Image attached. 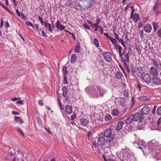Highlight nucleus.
<instances>
[{
  "instance_id": "1",
  "label": "nucleus",
  "mask_w": 161,
  "mask_h": 161,
  "mask_svg": "<svg viewBox=\"0 0 161 161\" xmlns=\"http://www.w3.org/2000/svg\"><path fill=\"white\" fill-rule=\"evenodd\" d=\"M152 81L153 84L148 85V87L150 89H153L154 88V85H161V79L157 76H154L152 77Z\"/></svg>"
},
{
  "instance_id": "2",
  "label": "nucleus",
  "mask_w": 161,
  "mask_h": 161,
  "mask_svg": "<svg viewBox=\"0 0 161 161\" xmlns=\"http://www.w3.org/2000/svg\"><path fill=\"white\" fill-rule=\"evenodd\" d=\"M141 78L143 81L147 84L149 85L151 81V79L149 75L146 73H143L141 74Z\"/></svg>"
},
{
  "instance_id": "3",
  "label": "nucleus",
  "mask_w": 161,
  "mask_h": 161,
  "mask_svg": "<svg viewBox=\"0 0 161 161\" xmlns=\"http://www.w3.org/2000/svg\"><path fill=\"white\" fill-rule=\"evenodd\" d=\"M103 58L105 61L110 62L112 60V54L109 52H105L103 54Z\"/></svg>"
},
{
  "instance_id": "4",
  "label": "nucleus",
  "mask_w": 161,
  "mask_h": 161,
  "mask_svg": "<svg viewBox=\"0 0 161 161\" xmlns=\"http://www.w3.org/2000/svg\"><path fill=\"white\" fill-rule=\"evenodd\" d=\"M150 111V108L147 106H145L142 108L140 111V114L141 115H144L148 114Z\"/></svg>"
},
{
  "instance_id": "5",
  "label": "nucleus",
  "mask_w": 161,
  "mask_h": 161,
  "mask_svg": "<svg viewBox=\"0 0 161 161\" xmlns=\"http://www.w3.org/2000/svg\"><path fill=\"white\" fill-rule=\"evenodd\" d=\"M149 72L150 74L154 76H157L158 75V72L157 69L154 66L150 67L149 69Z\"/></svg>"
},
{
  "instance_id": "6",
  "label": "nucleus",
  "mask_w": 161,
  "mask_h": 161,
  "mask_svg": "<svg viewBox=\"0 0 161 161\" xmlns=\"http://www.w3.org/2000/svg\"><path fill=\"white\" fill-rule=\"evenodd\" d=\"M152 29V26L149 24H146L144 27V30L147 33H150L151 32Z\"/></svg>"
},
{
  "instance_id": "7",
  "label": "nucleus",
  "mask_w": 161,
  "mask_h": 161,
  "mask_svg": "<svg viewBox=\"0 0 161 161\" xmlns=\"http://www.w3.org/2000/svg\"><path fill=\"white\" fill-rule=\"evenodd\" d=\"M149 126L152 130H157L159 131H161V129H160L159 128H158L157 126V124L156 122H153L151 123L150 124Z\"/></svg>"
},
{
  "instance_id": "8",
  "label": "nucleus",
  "mask_w": 161,
  "mask_h": 161,
  "mask_svg": "<svg viewBox=\"0 0 161 161\" xmlns=\"http://www.w3.org/2000/svg\"><path fill=\"white\" fill-rule=\"evenodd\" d=\"M105 139L103 137H101L99 138L97 142L98 145L100 146H103L104 143Z\"/></svg>"
},
{
  "instance_id": "9",
  "label": "nucleus",
  "mask_w": 161,
  "mask_h": 161,
  "mask_svg": "<svg viewBox=\"0 0 161 161\" xmlns=\"http://www.w3.org/2000/svg\"><path fill=\"white\" fill-rule=\"evenodd\" d=\"M131 18L134 21V22H137L139 20V16L137 13H134L132 15H131Z\"/></svg>"
},
{
  "instance_id": "10",
  "label": "nucleus",
  "mask_w": 161,
  "mask_h": 161,
  "mask_svg": "<svg viewBox=\"0 0 161 161\" xmlns=\"http://www.w3.org/2000/svg\"><path fill=\"white\" fill-rule=\"evenodd\" d=\"M112 135L111 134V129H106L104 131V136L105 137H108Z\"/></svg>"
},
{
  "instance_id": "11",
  "label": "nucleus",
  "mask_w": 161,
  "mask_h": 161,
  "mask_svg": "<svg viewBox=\"0 0 161 161\" xmlns=\"http://www.w3.org/2000/svg\"><path fill=\"white\" fill-rule=\"evenodd\" d=\"M80 124L83 126H86L89 123L88 120L85 118L80 119Z\"/></svg>"
},
{
  "instance_id": "12",
  "label": "nucleus",
  "mask_w": 161,
  "mask_h": 161,
  "mask_svg": "<svg viewBox=\"0 0 161 161\" xmlns=\"http://www.w3.org/2000/svg\"><path fill=\"white\" fill-rule=\"evenodd\" d=\"M121 57V60L122 62H129L130 60L129 54H126L125 55L122 56Z\"/></svg>"
},
{
  "instance_id": "13",
  "label": "nucleus",
  "mask_w": 161,
  "mask_h": 161,
  "mask_svg": "<svg viewBox=\"0 0 161 161\" xmlns=\"http://www.w3.org/2000/svg\"><path fill=\"white\" fill-rule=\"evenodd\" d=\"M132 115L133 121H138L140 118V114L138 113H134L132 114Z\"/></svg>"
},
{
  "instance_id": "14",
  "label": "nucleus",
  "mask_w": 161,
  "mask_h": 161,
  "mask_svg": "<svg viewBox=\"0 0 161 161\" xmlns=\"http://www.w3.org/2000/svg\"><path fill=\"white\" fill-rule=\"evenodd\" d=\"M153 143V147H155L158 151H161V144H159V143L158 142H155Z\"/></svg>"
},
{
  "instance_id": "15",
  "label": "nucleus",
  "mask_w": 161,
  "mask_h": 161,
  "mask_svg": "<svg viewBox=\"0 0 161 161\" xmlns=\"http://www.w3.org/2000/svg\"><path fill=\"white\" fill-rule=\"evenodd\" d=\"M153 65L157 68L161 70V62L158 63L155 60H152Z\"/></svg>"
},
{
  "instance_id": "16",
  "label": "nucleus",
  "mask_w": 161,
  "mask_h": 161,
  "mask_svg": "<svg viewBox=\"0 0 161 161\" xmlns=\"http://www.w3.org/2000/svg\"><path fill=\"white\" fill-rule=\"evenodd\" d=\"M118 103L119 105L124 106L125 104L126 100L125 99L120 97L118 98Z\"/></svg>"
},
{
  "instance_id": "17",
  "label": "nucleus",
  "mask_w": 161,
  "mask_h": 161,
  "mask_svg": "<svg viewBox=\"0 0 161 161\" xmlns=\"http://www.w3.org/2000/svg\"><path fill=\"white\" fill-rule=\"evenodd\" d=\"M62 90L63 92L62 96L64 97H65L67 96L68 92V89H67L66 86H63L62 88Z\"/></svg>"
},
{
  "instance_id": "18",
  "label": "nucleus",
  "mask_w": 161,
  "mask_h": 161,
  "mask_svg": "<svg viewBox=\"0 0 161 161\" xmlns=\"http://www.w3.org/2000/svg\"><path fill=\"white\" fill-rule=\"evenodd\" d=\"M124 123L123 121L118 122L116 127V130H120L123 127Z\"/></svg>"
},
{
  "instance_id": "19",
  "label": "nucleus",
  "mask_w": 161,
  "mask_h": 161,
  "mask_svg": "<svg viewBox=\"0 0 161 161\" xmlns=\"http://www.w3.org/2000/svg\"><path fill=\"white\" fill-rule=\"evenodd\" d=\"M145 126V122L144 121H139L138 126V129L139 130L143 129L144 128Z\"/></svg>"
},
{
  "instance_id": "20",
  "label": "nucleus",
  "mask_w": 161,
  "mask_h": 161,
  "mask_svg": "<svg viewBox=\"0 0 161 161\" xmlns=\"http://www.w3.org/2000/svg\"><path fill=\"white\" fill-rule=\"evenodd\" d=\"M56 26L57 28L59 29L60 31L62 30L65 28L64 26L60 24L59 20H58L57 22Z\"/></svg>"
},
{
  "instance_id": "21",
  "label": "nucleus",
  "mask_w": 161,
  "mask_h": 161,
  "mask_svg": "<svg viewBox=\"0 0 161 161\" xmlns=\"http://www.w3.org/2000/svg\"><path fill=\"white\" fill-rule=\"evenodd\" d=\"M133 119L132 118V114L129 116L125 120V123L126 124H130L131 122L133 121Z\"/></svg>"
},
{
  "instance_id": "22",
  "label": "nucleus",
  "mask_w": 161,
  "mask_h": 161,
  "mask_svg": "<svg viewBox=\"0 0 161 161\" xmlns=\"http://www.w3.org/2000/svg\"><path fill=\"white\" fill-rule=\"evenodd\" d=\"M115 76L116 78L118 79H121L122 78V77L123 76L122 72L119 71H118L117 72Z\"/></svg>"
},
{
  "instance_id": "23",
  "label": "nucleus",
  "mask_w": 161,
  "mask_h": 161,
  "mask_svg": "<svg viewBox=\"0 0 161 161\" xmlns=\"http://www.w3.org/2000/svg\"><path fill=\"white\" fill-rule=\"evenodd\" d=\"M65 109L67 113L69 114H71L72 111V107L69 105H67L65 107Z\"/></svg>"
},
{
  "instance_id": "24",
  "label": "nucleus",
  "mask_w": 161,
  "mask_h": 161,
  "mask_svg": "<svg viewBox=\"0 0 161 161\" xmlns=\"http://www.w3.org/2000/svg\"><path fill=\"white\" fill-rule=\"evenodd\" d=\"M44 23L45 26L48 29L49 31L50 32L52 31L53 30L51 28V24L49 23H47L46 22H45Z\"/></svg>"
},
{
  "instance_id": "25",
  "label": "nucleus",
  "mask_w": 161,
  "mask_h": 161,
  "mask_svg": "<svg viewBox=\"0 0 161 161\" xmlns=\"http://www.w3.org/2000/svg\"><path fill=\"white\" fill-rule=\"evenodd\" d=\"M15 121L18 122L20 124H22L23 122V121L21 119V118L19 117L15 116Z\"/></svg>"
},
{
  "instance_id": "26",
  "label": "nucleus",
  "mask_w": 161,
  "mask_h": 161,
  "mask_svg": "<svg viewBox=\"0 0 161 161\" xmlns=\"http://www.w3.org/2000/svg\"><path fill=\"white\" fill-rule=\"evenodd\" d=\"M108 138L106 140L107 142H108L110 145H111V143L113 141L114 139V135H112L111 136H109L108 137Z\"/></svg>"
},
{
  "instance_id": "27",
  "label": "nucleus",
  "mask_w": 161,
  "mask_h": 161,
  "mask_svg": "<svg viewBox=\"0 0 161 161\" xmlns=\"http://www.w3.org/2000/svg\"><path fill=\"white\" fill-rule=\"evenodd\" d=\"M97 89L99 92L100 96H103L104 93H105L104 91L102 90L101 88L99 86L97 87Z\"/></svg>"
},
{
  "instance_id": "28",
  "label": "nucleus",
  "mask_w": 161,
  "mask_h": 161,
  "mask_svg": "<svg viewBox=\"0 0 161 161\" xmlns=\"http://www.w3.org/2000/svg\"><path fill=\"white\" fill-rule=\"evenodd\" d=\"M158 7L157 5H155L153 7V11L155 14H158Z\"/></svg>"
},
{
  "instance_id": "29",
  "label": "nucleus",
  "mask_w": 161,
  "mask_h": 161,
  "mask_svg": "<svg viewBox=\"0 0 161 161\" xmlns=\"http://www.w3.org/2000/svg\"><path fill=\"white\" fill-rule=\"evenodd\" d=\"M152 25L153 26L154 31L155 32L157 30V28L158 27V24L157 23L153 22L152 23Z\"/></svg>"
},
{
  "instance_id": "30",
  "label": "nucleus",
  "mask_w": 161,
  "mask_h": 161,
  "mask_svg": "<svg viewBox=\"0 0 161 161\" xmlns=\"http://www.w3.org/2000/svg\"><path fill=\"white\" fill-rule=\"evenodd\" d=\"M156 124H157V128L161 129V121H160V119H158L157 122H156Z\"/></svg>"
},
{
  "instance_id": "31",
  "label": "nucleus",
  "mask_w": 161,
  "mask_h": 161,
  "mask_svg": "<svg viewBox=\"0 0 161 161\" xmlns=\"http://www.w3.org/2000/svg\"><path fill=\"white\" fill-rule=\"evenodd\" d=\"M119 114V111L118 109H116L113 110L112 114L113 116H117Z\"/></svg>"
},
{
  "instance_id": "32",
  "label": "nucleus",
  "mask_w": 161,
  "mask_h": 161,
  "mask_svg": "<svg viewBox=\"0 0 161 161\" xmlns=\"http://www.w3.org/2000/svg\"><path fill=\"white\" fill-rule=\"evenodd\" d=\"M77 58V57L76 56L75 54H73L72 55L71 57V62L72 63L73 62H75V61Z\"/></svg>"
},
{
  "instance_id": "33",
  "label": "nucleus",
  "mask_w": 161,
  "mask_h": 161,
  "mask_svg": "<svg viewBox=\"0 0 161 161\" xmlns=\"http://www.w3.org/2000/svg\"><path fill=\"white\" fill-rule=\"evenodd\" d=\"M110 40L111 41V42L113 44L114 46H117L118 45L115 42H117L116 40L115 39L113 38L112 37V39H111Z\"/></svg>"
},
{
  "instance_id": "34",
  "label": "nucleus",
  "mask_w": 161,
  "mask_h": 161,
  "mask_svg": "<svg viewBox=\"0 0 161 161\" xmlns=\"http://www.w3.org/2000/svg\"><path fill=\"white\" fill-rule=\"evenodd\" d=\"M94 43L97 47H98L99 46V44L98 40L95 38L93 40Z\"/></svg>"
},
{
  "instance_id": "35",
  "label": "nucleus",
  "mask_w": 161,
  "mask_h": 161,
  "mask_svg": "<svg viewBox=\"0 0 161 161\" xmlns=\"http://www.w3.org/2000/svg\"><path fill=\"white\" fill-rule=\"evenodd\" d=\"M80 46L79 44L76 45V47L75 50V53H79L80 52Z\"/></svg>"
},
{
  "instance_id": "36",
  "label": "nucleus",
  "mask_w": 161,
  "mask_h": 161,
  "mask_svg": "<svg viewBox=\"0 0 161 161\" xmlns=\"http://www.w3.org/2000/svg\"><path fill=\"white\" fill-rule=\"evenodd\" d=\"M99 20L97 19V23L96 24H95V25H96V28L95 29V31H97L98 28H99V27H101V26L98 25L99 23Z\"/></svg>"
},
{
  "instance_id": "37",
  "label": "nucleus",
  "mask_w": 161,
  "mask_h": 161,
  "mask_svg": "<svg viewBox=\"0 0 161 161\" xmlns=\"http://www.w3.org/2000/svg\"><path fill=\"white\" fill-rule=\"evenodd\" d=\"M112 119V116L110 114H107L106 115L105 117V120L107 121L109 120Z\"/></svg>"
},
{
  "instance_id": "38",
  "label": "nucleus",
  "mask_w": 161,
  "mask_h": 161,
  "mask_svg": "<svg viewBox=\"0 0 161 161\" xmlns=\"http://www.w3.org/2000/svg\"><path fill=\"white\" fill-rule=\"evenodd\" d=\"M156 114L158 115H161V106L158 107L157 110Z\"/></svg>"
},
{
  "instance_id": "39",
  "label": "nucleus",
  "mask_w": 161,
  "mask_h": 161,
  "mask_svg": "<svg viewBox=\"0 0 161 161\" xmlns=\"http://www.w3.org/2000/svg\"><path fill=\"white\" fill-rule=\"evenodd\" d=\"M123 93L124 97H127L129 95V92L127 91H125Z\"/></svg>"
},
{
  "instance_id": "40",
  "label": "nucleus",
  "mask_w": 161,
  "mask_h": 161,
  "mask_svg": "<svg viewBox=\"0 0 161 161\" xmlns=\"http://www.w3.org/2000/svg\"><path fill=\"white\" fill-rule=\"evenodd\" d=\"M12 161H24V160L23 159L17 158L16 157H15L12 159Z\"/></svg>"
},
{
  "instance_id": "41",
  "label": "nucleus",
  "mask_w": 161,
  "mask_h": 161,
  "mask_svg": "<svg viewBox=\"0 0 161 161\" xmlns=\"http://www.w3.org/2000/svg\"><path fill=\"white\" fill-rule=\"evenodd\" d=\"M157 34L158 36L159 37L161 38V28L159 29L157 31Z\"/></svg>"
},
{
  "instance_id": "42",
  "label": "nucleus",
  "mask_w": 161,
  "mask_h": 161,
  "mask_svg": "<svg viewBox=\"0 0 161 161\" xmlns=\"http://www.w3.org/2000/svg\"><path fill=\"white\" fill-rule=\"evenodd\" d=\"M62 71L63 73L65 74H66L67 73V68L66 67H63L62 68Z\"/></svg>"
},
{
  "instance_id": "43",
  "label": "nucleus",
  "mask_w": 161,
  "mask_h": 161,
  "mask_svg": "<svg viewBox=\"0 0 161 161\" xmlns=\"http://www.w3.org/2000/svg\"><path fill=\"white\" fill-rule=\"evenodd\" d=\"M25 24L27 25V26H30L32 28H34V26L32 25V24L31 23V22H27L26 21L25 22Z\"/></svg>"
},
{
  "instance_id": "44",
  "label": "nucleus",
  "mask_w": 161,
  "mask_h": 161,
  "mask_svg": "<svg viewBox=\"0 0 161 161\" xmlns=\"http://www.w3.org/2000/svg\"><path fill=\"white\" fill-rule=\"evenodd\" d=\"M117 46H118L119 47V49H118V52H119V55L120 56V57L121 56V49H122V48L120 46V45H118Z\"/></svg>"
},
{
  "instance_id": "45",
  "label": "nucleus",
  "mask_w": 161,
  "mask_h": 161,
  "mask_svg": "<svg viewBox=\"0 0 161 161\" xmlns=\"http://www.w3.org/2000/svg\"><path fill=\"white\" fill-rule=\"evenodd\" d=\"M157 107V106H156V105L154 106V107H153L152 111V112L153 114V115H154L155 114V111H156V109Z\"/></svg>"
},
{
  "instance_id": "46",
  "label": "nucleus",
  "mask_w": 161,
  "mask_h": 161,
  "mask_svg": "<svg viewBox=\"0 0 161 161\" xmlns=\"http://www.w3.org/2000/svg\"><path fill=\"white\" fill-rule=\"evenodd\" d=\"M140 36V37L141 38H142L144 36L143 31L142 30H139Z\"/></svg>"
},
{
  "instance_id": "47",
  "label": "nucleus",
  "mask_w": 161,
  "mask_h": 161,
  "mask_svg": "<svg viewBox=\"0 0 161 161\" xmlns=\"http://www.w3.org/2000/svg\"><path fill=\"white\" fill-rule=\"evenodd\" d=\"M76 117V114L75 113L73 112L72 114L71 115V118L72 120H74L75 118Z\"/></svg>"
},
{
  "instance_id": "48",
  "label": "nucleus",
  "mask_w": 161,
  "mask_h": 161,
  "mask_svg": "<svg viewBox=\"0 0 161 161\" xmlns=\"http://www.w3.org/2000/svg\"><path fill=\"white\" fill-rule=\"evenodd\" d=\"M114 35L115 38V39L116 40L117 39L118 41L120 39H119V36L116 33L114 32Z\"/></svg>"
},
{
  "instance_id": "49",
  "label": "nucleus",
  "mask_w": 161,
  "mask_h": 161,
  "mask_svg": "<svg viewBox=\"0 0 161 161\" xmlns=\"http://www.w3.org/2000/svg\"><path fill=\"white\" fill-rule=\"evenodd\" d=\"M118 41L119 42H120V43L121 44V45L123 46L124 47H125V42H124L122 39H120Z\"/></svg>"
},
{
  "instance_id": "50",
  "label": "nucleus",
  "mask_w": 161,
  "mask_h": 161,
  "mask_svg": "<svg viewBox=\"0 0 161 161\" xmlns=\"http://www.w3.org/2000/svg\"><path fill=\"white\" fill-rule=\"evenodd\" d=\"M83 25L84 27L86 29H90V26L89 25H87L86 24H85V23Z\"/></svg>"
},
{
  "instance_id": "51",
  "label": "nucleus",
  "mask_w": 161,
  "mask_h": 161,
  "mask_svg": "<svg viewBox=\"0 0 161 161\" xmlns=\"http://www.w3.org/2000/svg\"><path fill=\"white\" fill-rule=\"evenodd\" d=\"M139 99L142 101H144L146 100L147 98L145 97L141 96L139 98Z\"/></svg>"
},
{
  "instance_id": "52",
  "label": "nucleus",
  "mask_w": 161,
  "mask_h": 161,
  "mask_svg": "<svg viewBox=\"0 0 161 161\" xmlns=\"http://www.w3.org/2000/svg\"><path fill=\"white\" fill-rule=\"evenodd\" d=\"M9 24L8 22H5V27L6 28H7L9 27Z\"/></svg>"
},
{
  "instance_id": "53",
  "label": "nucleus",
  "mask_w": 161,
  "mask_h": 161,
  "mask_svg": "<svg viewBox=\"0 0 161 161\" xmlns=\"http://www.w3.org/2000/svg\"><path fill=\"white\" fill-rule=\"evenodd\" d=\"M17 129H18V132L20 133L22 136H24V134L23 133V132H22V130H21V129L19 127H18Z\"/></svg>"
},
{
  "instance_id": "54",
  "label": "nucleus",
  "mask_w": 161,
  "mask_h": 161,
  "mask_svg": "<svg viewBox=\"0 0 161 161\" xmlns=\"http://www.w3.org/2000/svg\"><path fill=\"white\" fill-rule=\"evenodd\" d=\"M130 4L131 3H128L127 5L125 8V11H126L128 8L130 6Z\"/></svg>"
},
{
  "instance_id": "55",
  "label": "nucleus",
  "mask_w": 161,
  "mask_h": 161,
  "mask_svg": "<svg viewBox=\"0 0 161 161\" xmlns=\"http://www.w3.org/2000/svg\"><path fill=\"white\" fill-rule=\"evenodd\" d=\"M38 19H39V20L40 21V22H41V23L42 25H43V21L42 18L41 17H40V16H38Z\"/></svg>"
},
{
  "instance_id": "56",
  "label": "nucleus",
  "mask_w": 161,
  "mask_h": 161,
  "mask_svg": "<svg viewBox=\"0 0 161 161\" xmlns=\"http://www.w3.org/2000/svg\"><path fill=\"white\" fill-rule=\"evenodd\" d=\"M12 114H14V115H18L19 114V112H18L15 111H13L12 112Z\"/></svg>"
},
{
  "instance_id": "57",
  "label": "nucleus",
  "mask_w": 161,
  "mask_h": 161,
  "mask_svg": "<svg viewBox=\"0 0 161 161\" xmlns=\"http://www.w3.org/2000/svg\"><path fill=\"white\" fill-rule=\"evenodd\" d=\"M38 103L39 105L41 106H43V101L42 100H39Z\"/></svg>"
},
{
  "instance_id": "58",
  "label": "nucleus",
  "mask_w": 161,
  "mask_h": 161,
  "mask_svg": "<svg viewBox=\"0 0 161 161\" xmlns=\"http://www.w3.org/2000/svg\"><path fill=\"white\" fill-rule=\"evenodd\" d=\"M45 129L47 130V131L49 134L52 133V132L51 131L50 129L49 128H47L45 127Z\"/></svg>"
},
{
  "instance_id": "59",
  "label": "nucleus",
  "mask_w": 161,
  "mask_h": 161,
  "mask_svg": "<svg viewBox=\"0 0 161 161\" xmlns=\"http://www.w3.org/2000/svg\"><path fill=\"white\" fill-rule=\"evenodd\" d=\"M53 125H54L56 127H58V123L54 122L53 123Z\"/></svg>"
},
{
  "instance_id": "60",
  "label": "nucleus",
  "mask_w": 161,
  "mask_h": 161,
  "mask_svg": "<svg viewBox=\"0 0 161 161\" xmlns=\"http://www.w3.org/2000/svg\"><path fill=\"white\" fill-rule=\"evenodd\" d=\"M99 29H100V32L101 34H102L103 33V28L101 27H99Z\"/></svg>"
},
{
  "instance_id": "61",
  "label": "nucleus",
  "mask_w": 161,
  "mask_h": 161,
  "mask_svg": "<svg viewBox=\"0 0 161 161\" xmlns=\"http://www.w3.org/2000/svg\"><path fill=\"white\" fill-rule=\"evenodd\" d=\"M16 13L19 16H20V12L19 11V9H17L16 10Z\"/></svg>"
},
{
  "instance_id": "62",
  "label": "nucleus",
  "mask_w": 161,
  "mask_h": 161,
  "mask_svg": "<svg viewBox=\"0 0 161 161\" xmlns=\"http://www.w3.org/2000/svg\"><path fill=\"white\" fill-rule=\"evenodd\" d=\"M42 35L43 36H45V37L47 36V34L44 31H42Z\"/></svg>"
},
{
  "instance_id": "63",
  "label": "nucleus",
  "mask_w": 161,
  "mask_h": 161,
  "mask_svg": "<svg viewBox=\"0 0 161 161\" xmlns=\"http://www.w3.org/2000/svg\"><path fill=\"white\" fill-rule=\"evenodd\" d=\"M23 100H19L18 101H17L16 103H18L20 104H23Z\"/></svg>"
},
{
  "instance_id": "64",
  "label": "nucleus",
  "mask_w": 161,
  "mask_h": 161,
  "mask_svg": "<svg viewBox=\"0 0 161 161\" xmlns=\"http://www.w3.org/2000/svg\"><path fill=\"white\" fill-rule=\"evenodd\" d=\"M104 160L105 161H114L113 160L110 159H108L107 160L106 159V158L103 156Z\"/></svg>"
}]
</instances>
